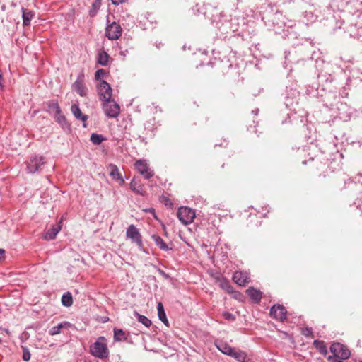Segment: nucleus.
Masks as SVG:
<instances>
[{"mask_svg": "<svg viewBox=\"0 0 362 362\" xmlns=\"http://www.w3.org/2000/svg\"><path fill=\"white\" fill-rule=\"evenodd\" d=\"M90 354L98 358L105 359L109 356V349L107 339L105 337H100L95 342L90 345Z\"/></svg>", "mask_w": 362, "mask_h": 362, "instance_id": "f257e3e1", "label": "nucleus"}, {"mask_svg": "<svg viewBox=\"0 0 362 362\" xmlns=\"http://www.w3.org/2000/svg\"><path fill=\"white\" fill-rule=\"evenodd\" d=\"M208 274L214 280V284L218 285L221 288L226 291L227 293L233 294V298H238V296H240V293L235 292L233 290V288L230 285L229 281L224 278L220 272L210 269L208 271Z\"/></svg>", "mask_w": 362, "mask_h": 362, "instance_id": "f03ea898", "label": "nucleus"}, {"mask_svg": "<svg viewBox=\"0 0 362 362\" xmlns=\"http://www.w3.org/2000/svg\"><path fill=\"white\" fill-rule=\"evenodd\" d=\"M330 351L333 356H329L328 359L330 362H341L350 356L349 350L340 343H334L330 346Z\"/></svg>", "mask_w": 362, "mask_h": 362, "instance_id": "7ed1b4c3", "label": "nucleus"}, {"mask_svg": "<svg viewBox=\"0 0 362 362\" xmlns=\"http://www.w3.org/2000/svg\"><path fill=\"white\" fill-rule=\"evenodd\" d=\"M126 237L130 239L132 243H135L140 251L145 254L148 253L144 247L142 236L134 225L131 224L128 226L126 231Z\"/></svg>", "mask_w": 362, "mask_h": 362, "instance_id": "20e7f679", "label": "nucleus"}, {"mask_svg": "<svg viewBox=\"0 0 362 362\" xmlns=\"http://www.w3.org/2000/svg\"><path fill=\"white\" fill-rule=\"evenodd\" d=\"M45 163V158L44 156L33 155L25 162L26 171L28 173L33 174L40 170Z\"/></svg>", "mask_w": 362, "mask_h": 362, "instance_id": "39448f33", "label": "nucleus"}, {"mask_svg": "<svg viewBox=\"0 0 362 362\" xmlns=\"http://www.w3.org/2000/svg\"><path fill=\"white\" fill-rule=\"evenodd\" d=\"M285 20L286 17L281 13L277 11L271 16L270 19H269L268 21L272 22V24L274 28V32L276 33H279L280 30H284L285 27L291 28L293 26V23L291 21H288L289 24L287 25Z\"/></svg>", "mask_w": 362, "mask_h": 362, "instance_id": "423d86ee", "label": "nucleus"}, {"mask_svg": "<svg viewBox=\"0 0 362 362\" xmlns=\"http://www.w3.org/2000/svg\"><path fill=\"white\" fill-rule=\"evenodd\" d=\"M102 109L105 115L110 118H117L120 112L119 104L112 99L102 102Z\"/></svg>", "mask_w": 362, "mask_h": 362, "instance_id": "0eeeda50", "label": "nucleus"}, {"mask_svg": "<svg viewBox=\"0 0 362 362\" xmlns=\"http://www.w3.org/2000/svg\"><path fill=\"white\" fill-rule=\"evenodd\" d=\"M97 91L99 99L103 102L106 100L111 99L112 95V89L110 85L104 80H101L97 85Z\"/></svg>", "mask_w": 362, "mask_h": 362, "instance_id": "6e6552de", "label": "nucleus"}, {"mask_svg": "<svg viewBox=\"0 0 362 362\" xmlns=\"http://www.w3.org/2000/svg\"><path fill=\"white\" fill-rule=\"evenodd\" d=\"M177 216L182 223L187 225L193 221L195 217V212L191 208L181 206L177 210Z\"/></svg>", "mask_w": 362, "mask_h": 362, "instance_id": "1a4fd4ad", "label": "nucleus"}, {"mask_svg": "<svg viewBox=\"0 0 362 362\" xmlns=\"http://www.w3.org/2000/svg\"><path fill=\"white\" fill-rule=\"evenodd\" d=\"M121 35L122 28L119 24L116 22H113L106 26L105 35L109 40H117Z\"/></svg>", "mask_w": 362, "mask_h": 362, "instance_id": "9d476101", "label": "nucleus"}, {"mask_svg": "<svg viewBox=\"0 0 362 362\" xmlns=\"http://www.w3.org/2000/svg\"><path fill=\"white\" fill-rule=\"evenodd\" d=\"M84 74H80L75 82L72 84V90L76 91L80 96L85 97L87 95L88 90L84 85Z\"/></svg>", "mask_w": 362, "mask_h": 362, "instance_id": "9b49d317", "label": "nucleus"}, {"mask_svg": "<svg viewBox=\"0 0 362 362\" xmlns=\"http://www.w3.org/2000/svg\"><path fill=\"white\" fill-rule=\"evenodd\" d=\"M270 315L279 321H284L286 318V310L281 305H274L270 309Z\"/></svg>", "mask_w": 362, "mask_h": 362, "instance_id": "f8f14e48", "label": "nucleus"}, {"mask_svg": "<svg viewBox=\"0 0 362 362\" xmlns=\"http://www.w3.org/2000/svg\"><path fill=\"white\" fill-rule=\"evenodd\" d=\"M137 170L146 178L149 179L153 175V172L149 169L147 163L142 160H137L135 163Z\"/></svg>", "mask_w": 362, "mask_h": 362, "instance_id": "ddd939ff", "label": "nucleus"}, {"mask_svg": "<svg viewBox=\"0 0 362 362\" xmlns=\"http://www.w3.org/2000/svg\"><path fill=\"white\" fill-rule=\"evenodd\" d=\"M233 281L240 286H245L250 281V276L247 272L237 271L233 274Z\"/></svg>", "mask_w": 362, "mask_h": 362, "instance_id": "4468645a", "label": "nucleus"}, {"mask_svg": "<svg viewBox=\"0 0 362 362\" xmlns=\"http://www.w3.org/2000/svg\"><path fill=\"white\" fill-rule=\"evenodd\" d=\"M107 168L110 170V175L112 179L117 181L119 185H123L124 184V180L122 178L118 167L115 164H110Z\"/></svg>", "mask_w": 362, "mask_h": 362, "instance_id": "2eb2a0df", "label": "nucleus"}, {"mask_svg": "<svg viewBox=\"0 0 362 362\" xmlns=\"http://www.w3.org/2000/svg\"><path fill=\"white\" fill-rule=\"evenodd\" d=\"M230 356L238 362H249L250 360L246 352L237 348H233Z\"/></svg>", "mask_w": 362, "mask_h": 362, "instance_id": "dca6fc26", "label": "nucleus"}, {"mask_svg": "<svg viewBox=\"0 0 362 362\" xmlns=\"http://www.w3.org/2000/svg\"><path fill=\"white\" fill-rule=\"evenodd\" d=\"M22 12V18H23V25L24 27L29 26L30 25V22L32 19L35 16V12L25 8L23 7L21 8Z\"/></svg>", "mask_w": 362, "mask_h": 362, "instance_id": "f3484780", "label": "nucleus"}, {"mask_svg": "<svg viewBox=\"0 0 362 362\" xmlns=\"http://www.w3.org/2000/svg\"><path fill=\"white\" fill-rule=\"evenodd\" d=\"M299 96V93L296 90H293L291 93V95H286L285 99V105L288 108H292L294 105H298V97Z\"/></svg>", "mask_w": 362, "mask_h": 362, "instance_id": "a211bd4d", "label": "nucleus"}, {"mask_svg": "<svg viewBox=\"0 0 362 362\" xmlns=\"http://www.w3.org/2000/svg\"><path fill=\"white\" fill-rule=\"evenodd\" d=\"M61 229L62 226L59 224L57 226H53L50 229L45 232L43 235L44 239L47 240H54Z\"/></svg>", "mask_w": 362, "mask_h": 362, "instance_id": "6ab92c4d", "label": "nucleus"}, {"mask_svg": "<svg viewBox=\"0 0 362 362\" xmlns=\"http://www.w3.org/2000/svg\"><path fill=\"white\" fill-rule=\"evenodd\" d=\"M151 238L155 242V244L163 251H169L172 250V247H170L164 240L158 235L153 234L151 235Z\"/></svg>", "mask_w": 362, "mask_h": 362, "instance_id": "aec40b11", "label": "nucleus"}, {"mask_svg": "<svg viewBox=\"0 0 362 362\" xmlns=\"http://www.w3.org/2000/svg\"><path fill=\"white\" fill-rule=\"evenodd\" d=\"M114 332V340L115 341H124L127 340L129 333L124 331L122 329L115 328Z\"/></svg>", "mask_w": 362, "mask_h": 362, "instance_id": "412c9836", "label": "nucleus"}, {"mask_svg": "<svg viewBox=\"0 0 362 362\" xmlns=\"http://www.w3.org/2000/svg\"><path fill=\"white\" fill-rule=\"evenodd\" d=\"M129 185L130 189L136 194L141 196H144L146 194V192L144 189L143 186L140 185L135 178L132 180Z\"/></svg>", "mask_w": 362, "mask_h": 362, "instance_id": "4be33fe9", "label": "nucleus"}, {"mask_svg": "<svg viewBox=\"0 0 362 362\" xmlns=\"http://www.w3.org/2000/svg\"><path fill=\"white\" fill-rule=\"evenodd\" d=\"M71 110L76 119L83 122H86L88 119V116L82 114L78 105L73 104L71 107Z\"/></svg>", "mask_w": 362, "mask_h": 362, "instance_id": "5701e85b", "label": "nucleus"}, {"mask_svg": "<svg viewBox=\"0 0 362 362\" xmlns=\"http://www.w3.org/2000/svg\"><path fill=\"white\" fill-rule=\"evenodd\" d=\"M247 294L255 302L259 303L262 298V292L254 288H249L247 290Z\"/></svg>", "mask_w": 362, "mask_h": 362, "instance_id": "b1692460", "label": "nucleus"}, {"mask_svg": "<svg viewBox=\"0 0 362 362\" xmlns=\"http://www.w3.org/2000/svg\"><path fill=\"white\" fill-rule=\"evenodd\" d=\"M71 326V324L69 322H63L57 325V326L52 327L49 330V334L51 336L59 334L61 332L62 329L68 328Z\"/></svg>", "mask_w": 362, "mask_h": 362, "instance_id": "393cba45", "label": "nucleus"}, {"mask_svg": "<svg viewBox=\"0 0 362 362\" xmlns=\"http://www.w3.org/2000/svg\"><path fill=\"white\" fill-rule=\"evenodd\" d=\"M217 349L221 351L223 354L230 356L234 347L229 346L228 344L223 342H218L216 344Z\"/></svg>", "mask_w": 362, "mask_h": 362, "instance_id": "a878e982", "label": "nucleus"}, {"mask_svg": "<svg viewBox=\"0 0 362 362\" xmlns=\"http://www.w3.org/2000/svg\"><path fill=\"white\" fill-rule=\"evenodd\" d=\"M157 310L159 320L162 321L165 325H168V320L167 319L164 308L161 303H158Z\"/></svg>", "mask_w": 362, "mask_h": 362, "instance_id": "bb28decb", "label": "nucleus"}, {"mask_svg": "<svg viewBox=\"0 0 362 362\" xmlns=\"http://www.w3.org/2000/svg\"><path fill=\"white\" fill-rule=\"evenodd\" d=\"M53 117L55 119L56 122H57L62 128H66L68 127L67 120L65 116L62 113V110H60V112H59L55 113L53 115Z\"/></svg>", "mask_w": 362, "mask_h": 362, "instance_id": "cd10ccee", "label": "nucleus"}, {"mask_svg": "<svg viewBox=\"0 0 362 362\" xmlns=\"http://www.w3.org/2000/svg\"><path fill=\"white\" fill-rule=\"evenodd\" d=\"M109 54L105 51H100L98 55L97 62L101 66H107L109 62Z\"/></svg>", "mask_w": 362, "mask_h": 362, "instance_id": "c85d7f7f", "label": "nucleus"}, {"mask_svg": "<svg viewBox=\"0 0 362 362\" xmlns=\"http://www.w3.org/2000/svg\"><path fill=\"white\" fill-rule=\"evenodd\" d=\"M47 112L49 114L54 115L57 112H60L61 109L58 105V103L54 100L49 101L47 103Z\"/></svg>", "mask_w": 362, "mask_h": 362, "instance_id": "c756f323", "label": "nucleus"}, {"mask_svg": "<svg viewBox=\"0 0 362 362\" xmlns=\"http://www.w3.org/2000/svg\"><path fill=\"white\" fill-rule=\"evenodd\" d=\"M62 304L65 307H70L73 304V298L69 292L62 295L61 298Z\"/></svg>", "mask_w": 362, "mask_h": 362, "instance_id": "7c9ffc66", "label": "nucleus"}, {"mask_svg": "<svg viewBox=\"0 0 362 362\" xmlns=\"http://www.w3.org/2000/svg\"><path fill=\"white\" fill-rule=\"evenodd\" d=\"M134 316L136 317L137 320L145 327H149L151 325V321L146 316L142 315L137 312H134Z\"/></svg>", "mask_w": 362, "mask_h": 362, "instance_id": "2f4dec72", "label": "nucleus"}, {"mask_svg": "<svg viewBox=\"0 0 362 362\" xmlns=\"http://www.w3.org/2000/svg\"><path fill=\"white\" fill-rule=\"evenodd\" d=\"M313 344L315 346V348L320 351V354L323 355L327 354V349L324 341L320 340H315Z\"/></svg>", "mask_w": 362, "mask_h": 362, "instance_id": "473e14b6", "label": "nucleus"}, {"mask_svg": "<svg viewBox=\"0 0 362 362\" xmlns=\"http://www.w3.org/2000/svg\"><path fill=\"white\" fill-rule=\"evenodd\" d=\"M90 140L93 144L100 145L103 141L105 140V138L101 134L93 133L90 135Z\"/></svg>", "mask_w": 362, "mask_h": 362, "instance_id": "72a5a7b5", "label": "nucleus"}, {"mask_svg": "<svg viewBox=\"0 0 362 362\" xmlns=\"http://www.w3.org/2000/svg\"><path fill=\"white\" fill-rule=\"evenodd\" d=\"M102 0H95V1L92 4V8L90 10V16H94L97 11L99 9L101 5Z\"/></svg>", "mask_w": 362, "mask_h": 362, "instance_id": "f704fd0d", "label": "nucleus"}, {"mask_svg": "<svg viewBox=\"0 0 362 362\" xmlns=\"http://www.w3.org/2000/svg\"><path fill=\"white\" fill-rule=\"evenodd\" d=\"M23 350V359L28 361L30 359L31 354L29 349L26 346H21Z\"/></svg>", "mask_w": 362, "mask_h": 362, "instance_id": "c9c22d12", "label": "nucleus"}, {"mask_svg": "<svg viewBox=\"0 0 362 362\" xmlns=\"http://www.w3.org/2000/svg\"><path fill=\"white\" fill-rule=\"evenodd\" d=\"M105 75V71L104 69H98L95 73V79L97 81H101V78Z\"/></svg>", "mask_w": 362, "mask_h": 362, "instance_id": "e433bc0d", "label": "nucleus"}, {"mask_svg": "<svg viewBox=\"0 0 362 362\" xmlns=\"http://www.w3.org/2000/svg\"><path fill=\"white\" fill-rule=\"evenodd\" d=\"M223 316L226 320L233 321L235 319V317L233 314L228 313V312H224L223 313Z\"/></svg>", "mask_w": 362, "mask_h": 362, "instance_id": "4c0bfd02", "label": "nucleus"}, {"mask_svg": "<svg viewBox=\"0 0 362 362\" xmlns=\"http://www.w3.org/2000/svg\"><path fill=\"white\" fill-rule=\"evenodd\" d=\"M190 13H192V15L197 16V15H199L200 12H199V8H196L195 7H193L191 8Z\"/></svg>", "mask_w": 362, "mask_h": 362, "instance_id": "58836bf2", "label": "nucleus"}, {"mask_svg": "<svg viewBox=\"0 0 362 362\" xmlns=\"http://www.w3.org/2000/svg\"><path fill=\"white\" fill-rule=\"evenodd\" d=\"M312 333V329L310 328H305L303 329V334L305 336H309Z\"/></svg>", "mask_w": 362, "mask_h": 362, "instance_id": "ea45409f", "label": "nucleus"}, {"mask_svg": "<svg viewBox=\"0 0 362 362\" xmlns=\"http://www.w3.org/2000/svg\"><path fill=\"white\" fill-rule=\"evenodd\" d=\"M159 274L163 276L165 279H168L170 276L168 274H166L163 270L159 269L158 270Z\"/></svg>", "mask_w": 362, "mask_h": 362, "instance_id": "a19ab883", "label": "nucleus"}, {"mask_svg": "<svg viewBox=\"0 0 362 362\" xmlns=\"http://www.w3.org/2000/svg\"><path fill=\"white\" fill-rule=\"evenodd\" d=\"M112 1V3L114 4V5H119L122 3H124L126 0H111Z\"/></svg>", "mask_w": 362, "mask_h": 362, "instance_id": "79ce46f5", "label": "nucleus"}, {"mask_svg": "<svg viewBox=\"0 0 362 362\" xmlns=\"http://www.w3.org/2000/svg\"><path fill=\"white\" fill-rule=\"evenodd\" d=\"M4 80H3L2 73H1V71H0V86H1V88H3V87H4Z\"/></svg>", "mask_w": 362, "mask_h": 362, "instance_id": "37998d69", "label": "nucleus"}, {"mask_svg": "<svg viewBox=\"0 0 362 362\" xmlns=\"http://www.w3.org/2000/svg\"><path fill=\"white\" fill-rule=\"evenodd\" d=\"M145 211H146L151 212V213H152V214H155V210H154V209H153V208H150V209H146Z\"/></svg>", "mask_w": 362, "mask_h": 362, "instance_id": "c03bdc74", "label": "nucleus"}, {"mask_svg": "<svg viewBox=\"0 0 362 362\" xmlns=\"http://www.w3.org/2000/svg\"><path fill=\"white\" fill-rule=\"evenodd\" d=\"M341 95H342V97H346L348 95V93L346 92L345 89H344V90H343V92L341 93Z\"/></svg>", "mask_w": 362, "mask_h": 362, "instance_id": "a18cd8bd", "label": "nucleus"}, {"mask_svg": "<svg viewBox=\"0 0 362 362\" xmlns=\"http://www.w3.org/2000/svg\"><path fill=\"white\" fill-rule=\"evenodd\" d=\"M258 112H259V109H255V110H252V113L255 114V115H257Z\"/></svg>", "mask_w": 362, "mask_h": 362, "instance_id": "49530a36", "label": "nucleus"}, {"mask_svg": "<svg viewBox=\"0 0 362 362\" xmlns=\"http://www.w3.org/2000/svg\"><path fill=\"white\" fill-rule=\"evenodd\" d=\"M354 204L356 205L357 208H359L362 211V207L360 204H357L356 202H354Z\"/></svg>", "mask_w": 362, "mask_h": 362, "instance_id": "de8ad7c7", "label": "nucleus"}, {"mask_svg": "<svg viewBox=\"0 0 362 362\" xmlns=\"http://www.w3.org/2000/svg\"><path fill=\"white\" fill-rule=\"evenodd\" d=\"M5 253V250L4 249L0 248V255H3Z\"/></svg>", "mask_w": 362, "mask_h": 362, "instance_id": "09e8293b", "label": "nucleus"}, {"mask_svg": "<svg viewBox=\"0 0 362 362\" xmlns=\"http://www.w3.org/2000/svg\"><path fill=\"white\" fill-rule=\"evenodd\" d=\"M203 54L204 52L200 49L199 52V54L200 55V57H202Z\"/></svg>", "mask_w": 362, "mask_h": 362, "instance_id": "8fccbe9b", "label": "nucleus"}, {"mask_svg": "<svg viewBox=\"0 0 362 362\" xmlns=\"http://www.w3.org/2000/svg\"><path fill=\"white\" fill-rule=\"evenodd\" d=\"M202 63L201 62L199 65H197L196 67L197 68L199 66H202Z\"/></svg>", "mask_w": 362, "mask_h": 362, "instance_id": "3c124183", "label": "nucleus"}, {"mask_svg": "<svg viewBox=\"0 0 362 362\" xmlns=\"http://www.w3.org/2000/svg\"><path fill=\"white\" fill-rule=\"evenodd\" d=\"M4 330H5L6 333H8L9 332L8 330L6 329H5Z\"/></svg>", "mask_w": 362, "mask_h": 362, "instance_id": "603ef678", "label": "nucleus"}, {"mask_svg": "<svg viewBox=\"0 0 362 362\" xmlns=\"http://www.w3.org/2000/svg\"><path fill=\"white\" fill-rule=\"evenodd\" d=\"M1 259V258L0 257V260Z\"/></svg>", "mask_w": 362, "mask_h": 362, "instance_id": "864d4df0", "label": "nucleus"}, {"mask_svg": "<svg viewBox=\"0 0 362 362\" xmlns=\"http://www.w3.org/2000/svg\"><path fill=\"white\" fill-rule=\"evenodd\" d=\"M341 362H343V361H341Z\"/></svg>", "mask_w": 362, "mask_h": 362, "instance_id": "5fc2aeb1", "label": "nucleus"}]
</instances>
